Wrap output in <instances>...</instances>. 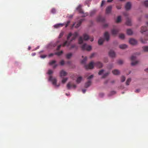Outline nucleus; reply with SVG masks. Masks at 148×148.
<instances>
[{"label":"nucleus","mask_w":148,"mask_h":148,"mask_svg":"<svg viewBox=\"0 0 148 148\" xmlns=\"http://www.w3.org/2000/svg\"><path fill=\"white\" fill-rule=\"evenodd\" d=\"M104 71V70H102V69L98 73V74L99 75H101L103 73Z\"/></svg>","instance_id":"45"},{"label":"nucleus","mask_w":148,"mask_h":148,"mask_svg":"<svg viewBox=\"0 0 148 148\" xmlns=\"http://www.w3.org/2000/svg\"><path fill=\"white\" fill-rule=\"evenodd\" d=\"M73 48H75L76 49H77L78 48V46H77L75 44L72 45L71 46L70 49H71Z\"/></svg>","instance_id":"35"},{"label":"nucleus","mask_w":148,"mask_h":148,"mask_svg":"<svg viewBox=\"0 0 148 148\" xmlns=\"http://www.w3.org/2000/svg\"><path fill=\"white\" fill-rule=\"evenodd\" d=\"M145 6L146 7H148V1H146L144 2Z\"/></svg>","instance_id":"43"},{"label":"nucleus","mask_w":148,"mask_h":148,"mask_svg":"<svg viewBox=\"0 0 148 148\" xmlns=\"http://www.w3.org/2000/svg\"><path fill=\"white\" fill-rule=\"evenodd\" d=\"M112 73L115 75H118L120 73V71L117 69H115L112 71Z\"/></svg>","instance_id":"19"},{"label":"nucleus","mask_w":148,"mask_h":148,"mask_svg":"<svg viewBox=\"0 0 148 148\" xmlns=\"http://www.w3.org/2000/svg\"><path fill=\"white\" fill-rule=\"evenodd\" d=\"M64 63V61L63 60H62L60 62V64L61 65H63Z\"/></svg>","instance_id":"47"},{"label":"nucleus","mask_w":148,"mask_h":148,"mask_svg":"<svg viewBox=\"0 0 148 148\" xmlns=\"http://www.w3.org/2000/svg\"><path fill=\"white\" fill-rule=\"evenodd\" d=\"M93 75H91L90 76L88 77L87 79H90L93 78Z\"/></svg>","instance_id":"53"},{"label":"nucleus","mask_w":148,"mask_h":148,"mask_svg":"<svg viewBox=\"0 0 148 148\" xmlns=\"http://www.w3.org/2000/svg\"><path fill=\"white\" fill-rule=\"evenodd\" d=\"M104 41V39L103 38H100L98 41V43L99 45H101Z\"/></svg>","instance_id":"20"},{"label":"nucleus","mask_w":148,"mask_h":148,"mask_svg":"<svg viewBox=\"0 0 148 148\" xmlns=\"http://www.w3.org/2000/svg\"><path fill=\"white\" fill-rule=\"evenodd\" d=\"M67 74V73L63 70H62L60 72V76L61 77L66 76Z\"/></svg>","instance_id":"13"},{"label":"nucleus","mask_w":148,"mask_h":148,"mask_svg":"<svg viewBox=\"0 0 148 148\" xmlns=\"http://www.w3.org/2000/svg\"><path fill=\"white\" fill-rule=\"evenodd\" d=\"M105 1H102V3H101V6H103V5H104V3H105Z\"/></svg>","instance_id":"54"},{"label":"nucleus","mask_w":148,"mask_h":148,"mask_svg":"<svg viewBox=\"0 0 148 148\" xmlns=\"http://www.w3.org/2000/svg\"><path fill=\"white\" fill-rule=\"evenodd\" d=\"M87 59V57H86L82 60L81 61V63L83 64L85 62Z\"/></svg>","instance_id":"40"},{"label":"nucleus","mask_w":148,"mask_h":148,"mask_svg":"<svg viewBox=\"0 0 148 148\" xmlns=\"http://www.w3.org/2000/svg\"><path fill=\"white\" fill-rule=\"evenodd\" d=\"M78 35V33L77 32H75L73 34L71 33H69L67 36V40L63 43L62 46L64 47L65 46L68 47L70 44L71 42L75 40Z\"/></svg>","instance_id":"1"},{"label":"nucleus","mask_w":148,"mask_h":148,"mask_svg":"<svg viewBox=\"0 0 148 148\" xmlns=\"http://www.w3.org/2000/svg\"><path fill=\"white\" fill-rule=\"evenodd\" d=\"M67 78H65L63 79L62 80V83L63 84L65 83L67 81Z\"/></svg>","instance_id":"38"},{"label":"nucleus","mask_w":148,"mask_h":148,"mask_svg":"<svg viewBox=\"0 0 148 148\" xmlns=\"http://www.w3.org/2000/svg\"><path fill=\"white\" fill-rule=\"evenodd\" d=\"M127 34L131 35L132 34V31L131 29H128L127 30Z\"/></svg>","instance_id":"29"},{"label":"nucleus","mask_w":148,"mask_h":148,"mask_svg":"<svg viewBox=\"0 0 148 148\" xmlns=\"http://www.w3.org/2000/svg\"><path fill=\"white\" fill-rule=\"evenodd\" d=\"M56 62V61L54 60H52L49 62V65H52L53 64L55 63Z\"/></svg>","instance_id":"39"},{"label":"nucleus","mask_w":148,"mask_h":148,"mask_svg":"<svg viewBox=\"0 0 148 148\" xmlns=\"http://www.w3.org/2000/svg\"><path fill=\"white\" fill-rule=\"evenodd\" d=\"M109 72H108L105 73L102 76V78H105L106 76H107L109 74Z\"/></svg>","instance_id":"36"},{"label":"nucleus","mask_w":148,"mask_h":148,"mask_svg":"<svg viewBox=\"0 0 148 148\" xmlns=\"http://www.w3.org/2000/svg\"><path fill=\"white\" fill-rule=\"evenodd\" d=\"M97 12V10H92L90 13V16H92L94 15Z\"/></svg>","instance_id":"24"},{"label":"nucleus","mask_w":148,"mask_h":148,"mask_svg":"<svg viewBox=\"0 0 148 148\" xmlns=\"http://www.w3.org/2000/svg\"><path fill=\"white\" fill-rule=\"evenodd\" d=\"M94 65H96L97 67L99 68H101L103 66L102 63L99 62H97L95 63Z\"/></svg>","instance_id":"14"},{"label":"nucleus","mask_w":148,"mask_h":148,"mask_svg":"<svg viewBox=\"0 0 148 148\" xmlns=\"http://www.w3.org/2000/svg\"><path fill=\"white\" fill-rule=\"evenodd\" d=\"M112 7L111 6H109L108 7L106 10V13L107 14H109L110 13L112 10Z\"/></svg>","instance_id":"12"},{"label":"nucleus","mask_w":148,"mask_h":148,"mask_svg":"<svg viewBox=\"0 0 148 148\" xmlns=\"http://www.w3.org/2000/svg\"><path fill=\"white\" fill-rule=\"evenodd\" d=\"M64 32H61L59 35V38H61L63 35Z\"/></svg>","instance_id":"46"},{"label":"nucleus","mask_w":148,"mask_h":148,"mask_svg":"<svg viewBox=\"0 0 148 148\" xmlns=\"http://www.w3.org/2000/svg\"><path fill=\"white\" fill-rule=\"evenodd\" d=\"M46 56L45 55H42L41 56V57L42 58H44L46 57Z\"/></svg>","instance_id":"63"},{"label":"nucleus","mask_w":148,"mask_h":148,"mask_svg":"<svg viewBox=\"0 0 148 148\" xmlns=\"http://www.w3.org/2000/svg\"><path fill=\"white\" fill-rule=\"evenodd\" d=\"M127 47L126 45L125 44H122L119 45V47L121 49H124L126 48Z\"/></svg>","instance_id":"28"},{"label":"nucleus","mask_w":148,"mask_h":148,"mask_svg":"<svg viewBox=\"0 0 148 148\" xmlns=\"http://www.w3.org/2000/svg\"><path fill=\"white\" fill-rule=\"evenodd\" d=\"M136 57L134 56H132L131 58V60L132 61L131 64L132 66H134L137 64L138 62L137 61H136Z\"/></svg>","instance_id":"4"},{"label":"nucleus","mask_w":148,"mask_h":148,"mask_svg":"<svg viewBox=\"0 0 148 148\" xmlns=\"http://www.w3.org/2000/svg\"><path fill=\"white\" fill-rule=\"evenodd\" d=\"M63 53V51H58L56 52L55 54V55H57L58 56H60Z\"/></svg>","instance_id":"34"},{"label":"nucleus","mask_w":148,"mask_h":148,"mask_svg":"<svg viewBox=\"0 0 148 148\" xmlns=\"http://www.w3.org/2000/svg\"><path fill=\"white\" fill-rule=\"evenodd\" d=\"M84 20V19H81L79 21V22L77 23L76 25H75V27L76 28L79 27L81 25L82 22H83Z\"/></svg>","instance_id":"16"},{"label":"nucleus","mask_w":148,"mask_h":148,"mask_svg":"<svg viewBox=\"0 0 148 148\" xmlns=\"http://www.w3.org/2000/svg\"><path fill=\"white\" fill-rule=\"evenodd\" d=\"M125 79V78L124 76H122L121 77V80L122 82H124Z\"/></svg>","instance_id":"41"},{"label":"nucleus","mask_w":148,"mask_h":148,"mask_svg":"<svg viewBox=\"0 0 148 148\" xmlns=\"http://www.w3.org/2000/svg\"><path fill=\"white\" fill-rule=\"evenodd\" d=\"M72 56V54L71 53H69L66 54V58L67 59L70 58Z\"/></svg>","instance_id":"31"},{"label":"nucleus","mask_w":148,"mask_h":148,"mask_svg":"<svg viewBox=\"0 0 148 148\" xmlns=\"http://www.w3.org/2000/svg\"><path fill=\"white\" fill-rule=\"evenodd\" d=\"M131 79L130 78H128L126 82V85H129L130 83L131 82Z\"/></svg>","instance_id":"32"},{"label":"nucleus","mask_w":148,"mask_h":148,"mask_svg":"<svg viewBox=\"0 0 148 148\" xmlns=\"http://www.w3.org/2000/svg\"><path fill=\"white\" fill-rule=\"evenodd\" d=\"M90 1V0H87L85 2V5H86V4H87Z\"/></svg>","instance_id":"51"},{"label":"nucleus","mask_w":148,"mask_h":148,"mask_svg":"<svg viewBox=\"0 0 148 148\" xmlns=\"http://www.w3.org/2000/svg\"><path fill=\"white\" fill-rule=\"evenodd\" d=\"M70 22V21H68L66 23V24L65 26V27H67L68 26Z\"/></svg>","instance_id":"50"},{"label":"nucleus","mask_w":148,"mask_h":148,"mask_svg":"<svg viewBox=\"0 0 148 148\" xmlns=\"http://www.w3.org/2000/svg\"><path fill=\"white\" fill-rule=\"evenodd\" d=\"M81 48L82 50H86L88 51H90L91 49V47L88 45L86 44H84L81 46Z\"/></svg>","instance_id":"2"},{"label":"nucleus","mask_w":148,"mask_h":148,"mask_svg":"<svg viewBox=\"0 0 148 148\" xmlns=\"http://www.w3.org/2000/svg\"><path fill=\"white\" fill-rule=\"evenodd\" d=\"M56 10L54 8H53L51 10V13L54 14L56 12Z\"/></svg>","instance_id":"42"},{"label":"nucleus","mask_w":148,"mask_h":148,"mask_svg":"<svg viewBox=\"0 0 148 148\" xmlns=\"http://www.w3.org/2000/svg\"><path fill=\"white\" fill-rule=\"evenodd\" d=\"M116 93V92L114 91H112L111 92L110 94V95H113L114 94Z\"/></svg>","instance_id":"49"},{"label":"nucleus","mask_w":148,"mask_h":148,"mask_svg":"<svg viewBox=\"0 0 148 148\" xmlns=\"http://www.w3.org/2000/svg\"><path fill=\"white\" fill-rule=\"evenodd\" d=\"M140 89H137L135 91V92H140Z\"/></svg>","instance_id":"59"},{"label":"nucleus","mask_w":148,"mask_h":148,"mask_svg":"<svg viewBox=\"0 0 148 148\" xmlns=\"http://www.w3.org/2000/svg\"><path fill=\"white\" fill-rule=\"evenodd\" d=\"M95 55V53H92L91 56H90V58H92Z\"/></svg>","instance_id":"56"},{"label":"nucleus","mask_w":148,"mask_h":148,"mask_svg":"<svg viewBox=\"0 0 148 148\" xmlns=\"http://www.w3.org/2000/svg\"><path fill=\"white\" fill-rule=\"evenodd\" d=\"M119 31L117 29H113L111 31V32L113 35L116 34Z\"/></svg>","instance_id":"18"},{"label":"nucleus","mask_w":148,"mask_h":148,"mask_svg":"<svg viewBox=\"0 0 148 148\" xmlns=\"http://www.w3.org/2000/svg\"><path fill=\"white\" fill-rule=\"evenodd\" d=\"M131 6V3L130 2H128L126 4L125 8L126 10H129L130 9Z\"/></svg>","instance_id":"8"},{"label":"nucleus","mask_w":148,"mask_h":148,"mask_svg":"<svg viewBox=\"0 0 148 148\" xmlns=\"http://www.w3.org/2000/svg\"><path fill=\"white\" fill-rule=\"evenodd\" d=\"M61 45H58L57 47V50H59L60 49V48H61Z\"/></svg>","instance_id":"52"},{"label":"nucleus","mask_w":148,"mask_h":148,"mask_svg":"<svg viewBox=\"0 0 148 148\" xmlns=\"http://www.w3.org/2000/svg\"><path fill=\"white\" fill-rule=\"evenodd\" d=\"M104 37L106 40L108 41L109 39V35L107 32H106L104 34Z\"/></svg>","instance_id":"11"},{"label":"nucleus","mask_w":148,"mask_h":148,"mask_svg":"<svg viewBox=\"0 0 148 148\" xmlns=\"http://www.w3.org/2000/svg\"><path fill=\"white\" fill-rule=\"evenodd\" d=\"M49 80L51 81L53 84L56 86H59V85H57L56 84L57 79L55 78H53L51 76H50L49 77Z\"/></svg>","instance_id":"3"},{"label":"nucleus","mask_w":148,"mask_h":148,"mask_svg":"<svg viewBox=\"0 0 148 148\" xmlns=\"http://www.w3.org/2000/svg\"><path fill=\"white\" fill-rule=\"evenodd\" d=\"M94 64L93 62H91L88 65L85 66V68L86 69H92L93 68Z\"/></svg>","instance_id":"5"},{"label":"nucleus","mask_w":148,"mask_h":148,"mask_svg":"<svg viewBox=\"0 0 148 148\" xmlns=\"http://www.w3.org/2000/svg\"><path fill=\"white\" fill-rule=\"evenodd\" d=\"M99 95L101 97H102L104 95V94L103 93H101L99 94Z\"/></svg>","instance_id":"60"},{"label":"nucleus","mask_w":148,"mask_h":148,"mask_svg":"<svg viewBox=\"0 0 148 148\" xmlns=\"http://www.w3.org/2000/svg\"><path fill=\"white\" fill-rule=\"evenodd\" d=\"M124 15L125 16H127L128 15V13L125 12L124 13Z\"/></svg>","instance_id":"55"},{"label":"nucleus","mask_w":148,"mask_h":148,"mask_svg":"<svg viewBox=\"0 0 148 148\" xmlns=\"http://www.w3.org/2000/svg\"><path fill=\"white\" fill-rule=\"evenodd\" d=\"M84 37V40H87L89 39V37L88 35L86 34H84L83 35Z\"/></svg>","instance_id":"26"},{"label":"nucleus","mask_w":148,"mask_h":148,"mask_svg":"<svg viewBox=\"0 0 148 148\" xmlns=\"http://www.w3.org/2000/svg\"><path fill=\"white\" fill-rule=\"evenodd\" d=\"M141 42L143 43H146V42L145 41H143V40L142 39H141Z\"/></svg>","instance_id":"62"},{"label":"nucleus","mask_w":148,"mask_h":148,"mask_svg":"<svg viewBox=\"0 0 148 148\" xmlns=\"http://www.w3.org/2000/svg\"><path fill=\"white\" fill-rule=\"evenodd\" d=\"M147 30V29L146 27L143 26L141 27L140 32L141 33H143L146 31Z\"/></svg>","instance_id":"21"},{"label":"nucleus","mask_w":148,"mask_h":148,"mask_svg":"<svg viewBox=\"0 0 148 148\" xmlns=\"http://www.w3.org/2000/svg\"><path fill=\"white\" fill-rule=\"evenodd\" d=\"M82 6L81 5H79L76 8V10L79 12L81 13H83V11L82 9Z\"/></svg>","instance_id":"9"},{"label":"nucleus","mask_w":148,"mask_h":148,"mask_svg":"<svg viewBox=\"0 0 148 148\" xmlns=\"http://www.w3.org/2000/svg\"><path fill=\"white\" fill-rule=\"evenodd\" d=\"M63 25V24H56L54 26V27L55 28H58L60 27H62Z\"/></svg>","instance_id":"25"},{"label":"nucleus","mask_w":148,"mask_h":148,"mask_svg":"<svg viewBox=\"0 0 148 148\" xmlns=\"http://www.w3.org/2000/svg\"><path fill=\"white\" fill-rule=\"evenodd\" d=\"M130 43L132 45H135L137 43V41L134 39H131L129 40Z\"/></svg>","instance_id":"10"},{"label":"nucleus","mask_w":148,"mask_h":148,"mask_svg":"<svg viewBox=\"0 0 148 148\" xmlns=\"http://www.w3.org/2000/svg\"><path fill=\"white\" fill-rule=\"evenodd\" d=\"M116 7L118 9H120L121 8V6H117Z\"/></svg>","instance_id":"57"},{"label":"nucleus","mask_w":148,"mask_h":148,"mask_svg":"<svg viewBox=\"0 0 148 148\" xmlns=\"http://www.w3.org/2000/svg\"><path fill=\"white\" fill-rule=\"evenodd\" d=\"M121 17L120 16H119L117 18V20L116 21L117 23H119L121 22Z\"/></svg>","instance_id":"33"},{"label":"nucleus","mask_w":148,"mask_h":148,"mask_svg":"<svg viewBox=\"0 0 148 148\" xmlns=\"http://www.w3.org/2000/svg\"><path fill=\"white\" fill-rule=\"evenodd\" d=\"M119 38L122 39H123L125 37L124 35L123 34H120L119 35Z\"/></svg>","instance_id":"37"},{"label":"nucleus","mask_w":148,"mask_h":148,"mask_svg":"<svg viewBox=\"0 0 148 148\" xmlns=\"http://www.w3.org/2000/svg\"><path fill=\"white\" fill-rule=\"evenodd\" d=\"M82 77L80 76H79L78 77V78H77L76 82L77 83H80L81 82V81L82 79Z\"/></svg>","instance_id":"23"},{"label":"nucleus","mask_w":148,"mask_h":148,"mask_svg":"<svg viewBox=\"0 0 148 148\" xmlns=\"http://www.w3.org/2000/svg\"><path fill=\"white\" fill-rule=\"evenodd\" d=\"M58 66V65L57 64H56L55 65H54L53 66V68L54 69H55V68L57 66Z\"/></svg>","instance_id":"61"},{"label":"nucleus","mask_w":148,"mask_h":148,"mask_svg":"<svg viewBox=\"0 0 148 148\" xmlns=\"http://www.w3.org/2000/svg\"><path fill=\"white\" fill-rule=\"evenodd\" d=\"M83 42L82 37L81 36L78 39V43L79 44H81Z\"/></svg>","instance_id":"30"},{"label":"nucleus","mask_w":148,"mask_h":148,"mask_svg":"<svg viewBox=\"0 0 148 148\" xmlns=\"http://www.w3.org/2000/svg\"><path fill=\"white\" fill-rule=\"evenodd\" d=\"M53 73V72L51 70H49L48 71V73L49 74H51L52 73Z\"/></svg>","instance_id":"48"},{"label":"nucleus","mask_w":148,"mask_h":148,"mask_svg":"<svg viewBox=\"0 0 148 148\" xmlns=\"http://www.w3.org/2000/svg\"><path fill=\"white\" fill-rule=\"evenodd\" d=\"M109 55L111 57L113 58L115 56V53L112 50H110L109 52Z\"/></svg>","instance_id":"15"},{"label":"nucleus","mask_w":148,"mask_h":148,"mask_svg":"<svg viewBox=\"0 0 148 148\" xmlns=\"http://www.w3.org/2000/svg\"><path fill=\"white\" fill-rule=\"evenodd\" d=\"M86 90V89L82 90V91L83 93H84L85 92Z\"/></svg>","instance_id":"64"},{"label":"nucleus","mask_w":148,"mask_h":148,"mask_svg":"<svg viewBox=\"0 0 148 148\" xmlns=\"http://www.w3.org/2000/svg\"><path fill=\"white\" fill-rule=\"evenodd\" d=\"M97 22H103L105 21V18H104L99 16L97 17Z\"/></svg>","instance_id":"7"},{"label":"nucleus","mask_w":148,"mask_h":148,"mask_svg":"<svg viewBox=\"0 0 148 148\" xmlns=\"http://www.w3.org/2000/svg\"><path fill=\"white\" fill-rule=\"evenodd\" d=\"M142 48L144 51L148 52V46H144L142 47Z\"/></svg>","instance_id":"27"},{"label":"nucleus","mask_w":148,"mask_h":148,"mask_svg":"<svg viewBox=\"0 0 148 148\" xmlns=\"http://www.w3.org/2000/svg\"><path fill=\"white\" fill-rule=\"evenodd\" d=\"M76 87V86L73 84H71V82H69L67 85V89L69 90L71 88L73 87L75 88Z\"/></svg>","instance_id":"6"},{"label":"nucleus","mask_w":148,"mask_h":148,"mask_svg":"<svg viewBox=\"0 0 148 148\" xmlns=\"http://www.w3.org/2000/svg\"><path fill=\"white\" fill-rule=\"evenodd\" d=\"M118 63L119 64H122L123 63V61L122 60H119L118 61Z\"/></svg>","instance_id":"44"},{"label":"nucleus","mask_w":148,"mask_h":148,"mask_svg":"<svg viewBox=\"0 0 148 148\" xmlns=\"http://www.w3.org/2000/svg\"><path fill=\"white\" fill-rule=\"evenodd\" d=\"M126 24L127 25L131 26L132 25L131 20L129 19H127L126 21Z\"/></svg>","instance_id":"22"},{"label":"nucleus","mask_w":148,"mask_h":148,"mask_svg":"<svg viewBox=\"0 0 148 148\" xmlns=\"http://www.w3.org/2000/svg\"><path fill=\"white\" fill-rule=\"evenodd\" d=\"M54 54H55V53L53 54V53H51L49 55V57H51V56H53Z\"/></svg>","instance_id":"58"},{"label":"nucleus","mask_w":148,"mask_h":148,"mask_svg":"<svg viewBox=\"0 0 148 148\" xmlns=\"http://www.w3.org/2000/svg\"><path fill=\"white\" fill-rule=\"evenodd\" d=\"M91 83V81L90 80L88 81L85 83V87L86 88L88 87L90 85Z\"/></svg>","instance_id":"17"}]
</instances>
